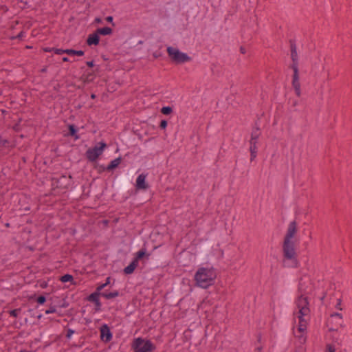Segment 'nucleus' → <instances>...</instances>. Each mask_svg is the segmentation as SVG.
I'll list each match as a JSON object with an SVG mask.
<instances>
[{
    "mask_svg": "<svg viewBox=\"0 0 352 352\" xmlns=\"http://www.w3.org/2000/svg\"><path fill=\"white\" fill-rule=\"evenodd\" d=\"M216 277L217 272L213 267H201L196 272L194 278L198 287L207 289L214 285Z\"/></svg>",
    "mask_w": 352,
    "mask_h": 352,
    "instance_id": "1",
    "label": "nucleus"
},
{
    "mask_svg": "<svg viewBox=\"0 0 352 352\" xmlns=\"http://www.w3.org/2000/svg\"><path fill=\"white\" fill-rule=\"evenodd\" d=\"M297 232V223L295 221H292L288 226L287 233L284 238L283 251L284 257L287 259L292 260L296 256V252L294 243L292 239Z\"/></svg>",
    "mask_w": 352,
    "mask_h": 352,
    "instance_id": "2",
    "label": "nucleus"
},
{
    "mask_svg": "<svg viewBox=\"0 0 352 352\" xmlns=\"http://www.w3.org/2000/svg\"><path fill=\"white\" fill-rule=\"evenodd\" d=\"M291 58L292 60V65H291V68L293 69L294 74L292 78V86L295 90V93L297 96H300V83L299 80V72L298 68V53L296 50V47L295 45H291Z\"/></svg>",
    "mask_w": 352,
    "mask_h": 352,
    "instance_id": "3",
    "label": "nucleus"
},
{
    "mask_svg": "<svg viewBox=\"0 0 352 352\" xmlns=\"http://www.w3.org/2000/svg\"><path fill=\"white\" fill-rule=\"evenodd\" d=\"M131 349L133 352H153L156 349V346L150 340L138 337L133 339Z\"/></svg>",
    "mask_w": 352,
    "mask_h": 352,
    "instance_id": "4",
    "label": "nucleus"
},
{
    "mask_svg": "<svg viewBox=\"0 0 352 352\" xmlns=\"http://www.w3.org/2000/svg\"><path fill=\"white\" fill-rule=\"evenodd\" d=\"M166 51L171 60L176 64L184 63L192 60V58L187 54L184 53L179 51V50L171 46H168Z\"/></svg>",
    "mask_w": 352,
    "mask_h": 352,
    "instance_id": "5",
    "label": "nucleus"
},
{
    "mask_svg": "<svg viewBox=\"0 0 352 352\" xmlns=\"http://www.w3.org/2000/svg\"><path fill=\"white\" fill-rule=\"evenodd\" d=\"M261 134V131L260 128L256 124V126L252 129L251 132V138L250 140V151L251 153L250 162H252L256 156L257 153V140Z\"/></svg>",
    "mask_w": 352,
    "mask_h": 352,
    "instance_id": "6",
    "label": "nucleus"
},
{
    "mask_svg": "<svg viewBox=\"0 0 352 352\" xmlns=\"http://www.w3.org/2000/svg\"><path fill=\"white\" fill-rule=\"evenodd\" d=\"M107 146V144L100 142L98 145H96L93 148H89L85 153V156L89 162H95L100 155H101Z\"/></svg>",
    "mask_w": 352,
    "mask_h": 352,
    "instance_id": "7",
    "label": "nucleus"
},
{
    "mask_svg": "<svg viewBox=\"0 0 352 352\" xmlns=\"http://www.w3.org/2000/svg\"><path fill=\"white\" fill-rule=\"evenodd\" d=\"M100 338L102 342L107 343L112 340L113 333L111 331V329H110L109 327L108 326V324H103L100 327Z\"/></svg>",
    "mask_w": 352,
    "mask_h": 352,
    "instance_id": "8",
    "label": "nucleus"
},
{
    "mask_svg": "<svg viewBox=\"0 0 352 352\" xmlns=\"http://www.w3.org/2000/svg\"><path fill=\"white\" fill-rule=\"evenodd\" d=\"M147 174L142 173L139 175L136 179L135 188L137 190H146L149 188V185L146 182Z\"/></svg>",
    "mask_w": 352,
    "mask_h": 352,
    "instance_id": "9",
    "label": "nucleus"
},
{
    "mask_svg": "<svg viewBox=\"0 0 352 352\" xmlns=\"http://www.w3.org/2000/svg\"><path fill=\"white\" fill-rule=\"evenodd\" d=\"M72 177L61 175L56 179V187L62 189H67L70 185Z\"/></svg>",
    "mask_w": 352,
    "mask_h": 352,
    "instance_id": "10",
    "label": "nucleus"
},
{
    "mask_svg": "<svg viewBox=\"0 0 352 352\" xmlns=\"http://www.w3.org/2000/svg\"><path fill=\"white\" fill-rule=\"evenodd\" d=\"M101 294L102 293L93 292L89 296H88L87 298L88 301L91 302L95 304L96 311H100L101 309L102 304L99 299V296H101Z\"/></svg>",
    "mask_w": 352,
    "mask_h": 352,
    "instance_id": "11",
    "label": "nucleus"
},
{
    "mask_svg": "<svg viewBox=\"0 0 352 352\" xmlns=\"http://www.w3.org/2000/svg\"><path fill=\"white\" fill-rule=\"evenodd\" d=\"M307 329V322L305 320H301L299 321V324L298 327V331L300 333V335L296 336L300 340L301 343H305L306 340V338L305 336V332Z\"/></svg>",
    "mask_w": 352,
    "mask_h": 352,
    "instance_id": "12",
    "label": "nucleus"
},
{
    "mask_svg": "<svg viewBox=\"0 0 352 352\" xmlns=\"http://www.w3.org/2000/svg\"><path fill=\"white\" fill-rule=\"evenodd\" d=\"M100 42V36L98 32L96 31L93 34H90L86 41L87 44L89 46L91 45H97Z\"/></svg>",
    "mask_w": 352,
    "mask_h": 352,
    "instance_id": "13",
    "label": "nucleus"
},
{
    "mask_svg": "<svg viewBox=\"0 0 352 352\" xmlns=\"http://www.w3.org/2000/svg\"><path fill=\"white\" fill-rule=\"evenodd\" d=\"M297 306L299 309H309L307 298L300 296L297 300Z\"/></svg>",
    "mask_w": 352,
    "mask_h": 352,
    "instance_id": "14",
    "label": "nucleus"
},
{
    "mask_svg": "<svg viewBox=\"0 0 352 352\" xmlns=\"http://www.w3.org/2000/svg\"><path fill=\"white\" fill-rule=\"evenodd\" d=\"M138 265L136 260L133 259L130 264L124 268V273L127 275L133 274Z\"/></svg>",
    "mask_w": 352,
    "mask_h": 352,
    "instance_id": "15",
    "label": "nucleus"
},
{
    "mask_svg": "<svg viewBox=\"0 0 352 352\" xmlns=\"http://www.w3.org/2000/svg\"><path fill=\"white\" fill-rule=\"evenodd\" d=\"M68 135L74 138V140H78L80 136L78 135V129L75 124H69L68 126Z\"/></svg>",
    "mask_w": 352,
    "mask_h": 352,
    "instance_id": "16",
    "label": "nucleus"
},
{
    "mask_svg": "<svg viewBox=\"0 0 352 352\" xmlns=\"http://www.w3.org/2000/svg\"><path fill=\"white\" fill-rule=\"evenodd\" d=\"M122 157H118L113 160H112L107 166H106V169L107 171H111L115 168H116L119 164L121 163Z\"/></svg>",
    "mask_w": 352,
    "mask_h": 352,
    "instance_id": "17",
    "label": "nucleus"
},
{
    "mask_svg": "<svg viewBox=\"0 0 352 352\" xmlns=\"http://www.w3.org/2000/svg\"><path fill=\"white\" fill-rule=\"evenodd\" d=\"M145 256L148 258L150 254L146 253V248H142L135 254V256L134 257L133 260H136L137 263H138V261L143 258Z\"/></svg>",
    "mask_w": 352,
    "mask_h": 352,
    "instance_id": "18",
    "label": "nucleus"
},
{
    "mask_svg": "<svg viewBox=\"0 0 352 352\" xmlns=\"http://www.w3.org/2000/svg\"><path fill=\"white\" fill-rule=\"evenodd\" d=\"M96 31L98 32L99 36L100 35H102V36L111 35L113 33V30L109 27H104V28H98Z\"/></svg>",
    "mask_w": 352,
    "mask_h": 352,
    "instance_id": "19",
    "label": "nucleus"
},
{
    "mask_svg": "<svg viewBox=\"0 0 352 352\" xmlns=\"http://www.w3.org/2000/svg\"><path fill=\"white\" fill-rule=\"evenodd\" d=\"M29 300H34L38 305H43L46 302L47 299L44 295L36 296V294H34L29 297Z\"/></svg>",
    "mask_w": 352,
    "mask_h": 352,
    "instance_id": "20",
    "label": "nucleus"
},
{
    "mask_svg": "<svg viewBox=\"0 0 352 352\" xmlns=\"http://www.w3.org/2000/svg\"><path fill=\"white\" fill-rule=\"evenodd\" d=\"M60 280L62 283L70 282L72 285H74L76 284V282H74V280L73 276L71 274H64L63 276H60Z\"/></svg>",
    "mask_w": 352,
    "mask_h": 352,
    "instance_id": "21",
    "label": "nucleus"
},
{
    "mask_svg": "<svg viewBox=\"0 0 352 352\" xmlns=\"http://www.w3.org/2000/svg\"><path fill=\"white\" fill-rule=\"evenodd\" d=\"M119 295H120V293L118 290H115V291L109 292V293L103 292L101 294V296H102L107 299H111V298L118 297Z\"/></svg>",
    "mask_w": 352,
    "mask_h": 352,
    "instance_id": "22",
    "label": "nucleus"
},
{
    "mask_svg": "<svg viewBox=\"0 0 352 352\" xmlns=\"http://www.w3.org/2000/svg\"><path fill=\"white\" fill-rule=\"evenodd\" d=\"M66 54L68 55H70V56L76 55V56H81L84 55L85 52L82 50H75L73 49H67Z\"/></svg>",
    "mask_w": 352,
    "mask_h": 352,
    "instance_id": "23",
    "label": "nucleus"
},
{
    "mask_svg": "<svg viewBox=\"0 0 352 352\" xmlns=\"http://www.w3.org/2000/svg\"><path fill=\"white\" fill-rule=\"evenodd\" d=\"M309 313V309H299L298 311V319L299 321H301V320H305L303 318L304 316H307Z\"/></svg>",
    "mask_w": 352,
    "mask_h": 352,
    "instance_id": "24",
    "label": "nucleus"
},
{
    "mask_svg": "<svg viewBox=\"0 0 352 352\" xmlns=\"http://www.w3.org/2000/svg\"><path fill=\"white\" fill-rule=\"evenodd\" d=\"M161 113L164 115H170L173 112V108L170 106H165L161 109Z\"/></svg>",
    "mask_w": 352,
    "mask_h": 352,
    "instance_id": "25",
    "label": "nucleus"
},
{
    "mask_svg": "<svg viewBox=\"0 0 352 352\" xmlns=\"http://www.w3.org/2000/svg\"><path fill=\"white\" fill-rule=\"evenodd\" d=\"M69 304L68 301L66 300V298H62L58 302L57 307H58L60 308H66L69 306Z\"/></svg>",
    "mask_w": 352,
    "mask_h": 352,
    "instance_id": "26",
    "label": "nucleus"
},
{
    "mask_svg": "<svg viewBox=\"0 0 352 352\" xmlns=\"http://www.w3.org/2000/svg\"><path fill=\"white\" fill-rule=\"evenodd\" d=\"M21 309L20 308L14 309L10 310L9 311V314L10 316H12L13 318H17L19 316V314L21 312Z\"/></svg>",
    "mask_w": 352,
    "mask_h": 352,
    "instance_id": "27",
    "label": "nucleus"
},
{
    "mask_svg": "<svg viewBox=\"0 0 352 352\" xmlns=\"http://www.w3.org/2000/svg\"><path fill=\"white\" fill-rule=\"evenodd\" d=\"M56 311H57L56 306V305H50L49 309L45 310V314H50L56 313Z\"/></svg>",
    "mask_w": 352,
    "mask_h": 352,
    "instance_id": "28",
    "label": "nucleus"
},
{
    "mask_svg": "<svg viewBox=\"0 0 352 352\" xmlns=\"http://www.w3.org/2000/svg\"><path fill=\"white\" fill-rule=\"evenodd\" d=\"M52 50H53V52H54L56 54H66V52H67V49H66V50H63V49H60V48H55V47H52Z\"/></svg>",
    "mask_w": 352,
    "mask_h": 352,
    "instance_id": "29",
    "label": "nucleus"
},
{
    "mask_svg": "<svg viewBox=\"0 0 352 352\" xmlns=\"http://www.w3.org/2000/svg\"><path fill=\"white\" fill-rule=\"evenodd\" d=\"M248 3L250 6V8L255 9L258 3V0H248Z\"/></svg>",
    "mask_w": 352,
    "mask_h": 352,
    "instance_id": "30",
    "label": "nucleus"
},
{
    "mask_svg": "<svg viewBox=\"0 0 352 352\" xmlns=\"http://www.w3.org/2000/svg\"><path fill=\"white\" fill-rule=\"evenodd\" d=\"M95 168L98 169L99 173H101L104 170H107L106 166H104V165L96 164L95 166Z\"/></svg>",
    "mask_w": 352,
    "mask_h": 352,
    "instance_id": "31",
    "label": "nucleus"
},
{
    "mask_svg": "<svg viewBox=\"0 0 352 352\" xmlns=\"http://www.w3.org/2000/svg\"><path fill=\"white\" fill-rule=\"evenodd\" d=\"M9 143V141L6 139H3L1 136H0V147L6 146Z\"/></svg>",
    "mask_w": 352,
    "mask_h": 352,
    "instance_id": "32",
    "label": "nucleus"
},
{
    "mask_svg": "<svg viewBox=\"0 0 352 352\" xmlns=\"http://www.w3.org/2000/svg\"><path fill=\"white\" fill-rule=\"evenodd\" d=\"M168 125V122L166 120H162L160 123V128L161 129H165Z\"/></svg>",
    "mask_w": 352,
    "mask_h": 352,
    "instance_id": "33",
    "label": "nucleus"
},
{
    "mask_svg": "<svg viewBox=\"0 0 352 352\" xmlns=\"http://www.w3.org/2000/svg\"><path fill=\"white\" fill-rule=\"evenodd\" d=\"M75 333V331L72 329H68L67 330L66 338L70 339L72 336Z\"/></svg>",
    "mask_w": 352,
    "mask_h": 352,
    "instance_id": "34",
    "label": "nucleus"
},
{
    "mask_svg": "<svg viewBox=\"0 0 352 352\" xmlns=\"http://www.w3.org/2000/svg\"><path fill=\"white\" fill-rule=\"evenodd\" d=\"M105 287H106V285L104 283H102V284L99 285L96 287V291L94 292H96V293H102L101 290L103 289Z\"/></svg>",
    "mask_w": 352,
    "mask_h": 352,
    "instance_id": "35",
    "label": "nucleus"
},
{
    "mask_svg": "<svg viewBox=\"0 0 352 352\" xmlns=\"http://www.w3.org/2000/svg\"><path fill=\"white\" fill-rule=\"evenodd\" d=\"M105 20L111 23L113 26H115V23H113V17L112 16H108L105 18Z\"/></svg>",
    "mask_w": 352,
    "mask_h": 352,
    "instance_id": "36",
    "label": "nucleus"
},
{
    "mask_svg": "<svg viewBox=\"0 0 352 352\" xmlns=\"http://www.w3.org/2000/svg\"><path fill=\"white\" fill-rule=\"evenodd\" d=\"M327 352H336L335 348L331 344H327Z\"/></svg>",
    "mask_w": 352,
    "mask_h": 352,
    "instance_id": "37",
    "label": "nucleus"
},
{
    "mask_svg": "<svg viewBox=\"0 0 352 352\" xmlns=\"http://www.w3.org/2000/svg\"><path fill=\"white\" fill-rule=\"evenodd\" d=\"M86 64L89 67H93L94 66V60L87 61Z\"/></svg>",
    "mask_w": 352,
    "mask_h": 352,
    "instance_id": "38",
    "label": "nucleus"
},
{
    "mask_svg": "<svg viewBox=\"0 0 352 352\" xmlns=\"http://www.w3.org/2000/svg\"><path fill=\"white\" fill-rule=\"evenodd\" d=\"M111 277H107L105 280V283H104L106 286L110 284Z\"/></svg>",
    "mask_w": 352,
    "mask_h": 352,
    "instance_id": "39",
    "label": "nucleus"
},
{
    "mask_svg": "<svg viewBox=\"0 0 352 352\" xmlns=\"http://www.w3.org/2000/svg\"><path fill=\"white\" fill-rule=\"evenodd\" d=\"M94 22L96 23H102V19L99 17H96L95 19H94Z\"/></svg>",
    "mask_w": 352,
    "mask_h": 352,
    "instance_id": "40",
    "label": "nucleus"
},
{
    "mask_svg": "<svg viewBox=\"0 0 352 352\" xmlns=\"http://www.w3.org/2000/svg\"><path fill=\"white\" fill-rule=\"evenodd\" d=\"M24 35V32H21L17 36H16V38H21Z\"/></svg>",
    "mask_w": 352,
    "mask_h": 352,
    "instance_id": "41",
    "label": "nucleus"
},
{
    "mask_svg": "<svg viewBox=\"0 0 352 352\" xmlns=\"http://www.w3.org/2000/svg\"><path fill=\"white\" fill-rule=\"evenodd\" d=\"M340 305H341V300L339 299L338 301V304H337V308H338L340 310H342V308L340 307Z\"/></svg>",
    "mask_w": 352,
    "mask_h": 352,
    "instance_id": "42",
    "label": "nucleus"
},
{
    "mask_svg": "<svg viewBox=\"0 0 352 352\" xmlns=\"http://www.w3.org/2000/svg\"><path fill=\"white\" fill-rule=\"evenodd\" d=\"M44 51L46 52H53V50H52V48H50V47H45V48H44Z\"/></svg>",
    "mask_w": 352,
    "mask_h": 352,
    "instance_id": "43",
    "label": "nucleus"
},
{
    "mask_svg": "<svg viewBox=\"0 0 352 352\" xmlns=\"http://www.w3.org/2000/svg\"><path fill=\"white\" fill-rule=\"evenodd\" d=\"M160 55H161V54H160V53H158V52H155L153 54V56H154L155 58H158L159 56H160Z\"/></svg>",
    "mask_w": 352,
    "mask_h": 352,
    "instance_id": "44",
    "label": "nucleus"
},
{
    "mask_svg": "<svg viewBox=\"0 0 352 352\" xmlns=\"http://www.w3.org/2000/svg\"><path fill=\"white\" fill-rule=\"evenodd\" d=\"M332 316L339 317L340 318H342V315L340 314H338V313H336L335 314H333Z\"/></svg>",
    "mask_w": 352,
    "mask_h": 352,
    "instance_id": "45",
    "label": "nucleus"
},
{
    "mask_svg": "<svg viewBox=\"0 0 352 352\" xmlns=\"http://www.w3.org/2000/svg\"><path fill=\"white\" fill-rule=\"evenodd\" d=\"M69 60V58L67 57V56H65L63 58V62H68Z\"/></svg>",
    "mask_w": 352,
    "mask_h": 352,
    "instance_id": "46",
    "label": "nucleus"
},
{
    "mask_svg": "<svg viewBox=\"0 0 352 352\" xmlns=\"http://www.w3.org/2000/svg\"><path fill=\"white\" fill-rule=\"evenodd\" d=\"M90 97L91 99H95L96 98V95L95 94H91Z\"/></svg>",
    "mask_w": 352,
    "mask_h": 352,
    "instance_id": "47",
    "label": "nucleus"
},
{
    "mask_svg": "<svg viewBox=\"0 0 352 352\" xmlns=\"http://www.w3.org/2000/svg\"><path fill=\"white\" fill-rule=\"evenodd\" d=\"M5 226H6V228H10V223H6L5 224Z\"/></svg>",
    "mask_w": 352,
    "mask_h": 352,
    "instance_id": "48",
    "label": "nucleus"
},
{
    "mask_svg": "<svg viewBox=\"0 0 352 352\" xmlns=\"http://www.w3.org/2000/svg\"><path fill=\"white\" fill-rule=\"evenodd\" d=\"M37 318H38V319H41V318H42V315H41V314L38 315V316H37Z\"/></svg>",
    "mask_w": 352,
    "mask_h": 352,
    "instance_id": "49",
    "label": "nucleus"
},
{
    "mask_svg": "<svg viewBox=\"0 0 352 352\" xmlns=\"http://www.w3.org/2000/svg\"><path fill=\"white\" fill-rule=\"evenodd\" d=\"M239 52L242 53V45L239 47Z\"/></svg>",
    "mask_w": 352,
    "mask_h": 352,
    "instance_id": "50",
    "label": "nucleus"
},
{
    "mask_svg": "<svg viewBox=\"0 0 352 352\" xmlns=\"http://www.w3.org/2000/svg\"><path fill=\"white\" fill-rule=\"evenodd\" d=\"M46 286V283L41 285V287H45Z\"/></svg>",
    "mask_w": 352,
    "mask_h": 352,
    "instance_id": "51",
    "label": "nucleus"
},
{
    "mask_svg": "<svg viewBox=\"0 0 352 352\" xmlns=\"http://www.w3.org/2000/svg\"><path fill=\"white\" fill-rule=\"evenodd\" d=\"M46 286V283L41 285V287H45Z\"/></svg>",
    "mask_w": 352,
    "mask_h": 352,
    "instance_id": "52",
    "label": "nucleus"
},
{
    "mask_svg": "<svg viewBox=\"0 0 352 352\" xmlns=\"http://www.w3.org/2000/svg\"><path fill=\"white\" fill-rule=\"evenodd\" d=\"M257 350H258V351H261V347H258V348H257Z\"/></svg>",
    "mask_w": 352,
    "mask_h": 352,
    "instance_id": "53",
    "label": "nucleus"
},
{
    "mask_svg": "<svg viewBox=\"0 0 352 352\" xmlns=\"http://www.w3.org/2000/svg\"><path fill=\"white\" fill-rule=\"evenodd\" d=\"M45 71H46V69H45V68L42 69V72H45Z\"/></svg>",
    "mask_w": 352,
    "mask_h": 352,
    "instance_id": "54",
    "label": "nucleus"
}]
</instances>
